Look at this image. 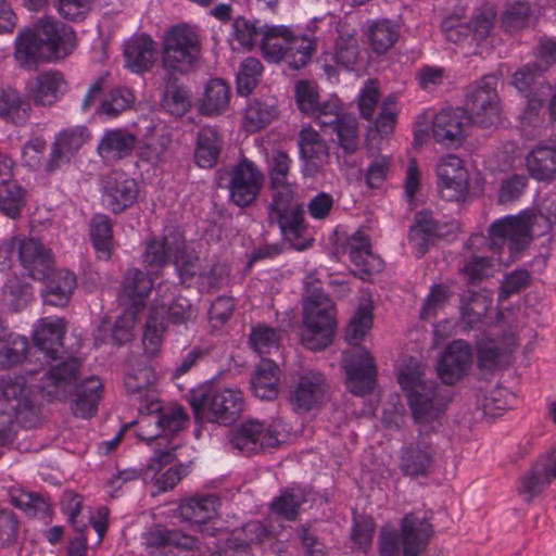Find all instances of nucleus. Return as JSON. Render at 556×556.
Segmentation results:
<instances>
[{"instance_id": "10", "label": "nucleus", "mask_w": 556, "mask_h": 556, "mask_svg": "<svg viewBox=\"0 0 556 556\" xmlns=\"http://www.w3.org/2000/svg\"><path fill=\"white\" fill-rule=\"evenodd\" d=\"M173 262L182 283L191 285L197 276L204 280L203 273L198 270V257L188 252L185 239L179 230L166 229L162 238H153L147 242L142 254V263L156 271Z\"/></svg>"}, {"instance_id": "22", "label": "nucleus", "mask_w": 556, "mask_h": 556, "mask_svg": "<svg viewBox=\"0 0 556 556\" xmlns=\"http://www.w3.org/2000/svg\"><path fill=\"white\" fill-rule=\"evenodd\" d=\"M89 138L84 126H75L61 130L55 135L45 169L52 174L68 164Z\"/></svg>"}, {"instance_id": "58", "label": "nucleus", "mask_w": 556, "mask_h": 556, "mask_svg": "<svg viewBox=\"0 0 556 556\" xmlns=\"http://www.w3.org/2000/svg\"><path fill=\"white\" fill-rule=\"evenodd\" d=\"M165 331V320L159 316L157 304H152L143 333V348L147 354L154 355L161 348Z\"/></svg>"}, {"instance_id": "8", "label": "nucleus", "mask_w": 556, "mask_h": 556, "mask_svg": "<svg viewBox=\"0 0 556 556\" xmlns=\"http://www.w3.org/2000/svg\"><path fill=\"white\" fill-rule=\"evenodd\" d=\"M555 218L554 215H545L541 211L538 214L523 211L517 216H506L494 222L489 230V240L479 233L471 236L468 245L471 249L486 245L496 253L507 242L510 255L516 256L529 243L536 223L542 220L544 231H548Z\"/></svg>"}, {"instance_id": "31", "label": "nucleus", "mask_w": 556, "mask_h": 556, "mask_svg": "<svg viewBox=\"0 0 556 556\" xmlns=\"http://www.w3.org/2000/svg\"><path fill=\"white\" fill-rule=\"evenodd\" d=\"M66 332V323L59 316L38 319L33 326V341L47 358H55Z\"/></svg>"}, {"instance_id": "43", "label": "nucleus", "mask_w": 556, "mask_h": 556, "mask_svg": "<svg viewBox=\"0 0 556 556\" xmlns=\"http://www.w3.org/2000/svg\"><path fill=\"white\" fill-rule=\"evenodd\" d=\"M143 544L153 553V549L175 546L192 549L198 545V539L176 530H166L161 527L149 530L142 536Z\"/></svg>"}, {"instance_id": "59", "label": "nucleus", "mask_w": 556, "mask_h": 556, "mask_svg": "<svg viewBox=\"0 0 556 556\" xmlns=\"http://www.w3.org/2000/svg\"><path fill=\"white\" fill-rule=\"evenodd\" d=\"M358 56V45L355 35L340 31L336 40L331 60L341 67L352 68Z\"/></svg>"}, {"instance_id": "26", "label": "nucleus", "mask_w": 556, "mask_h": 556, "mask_svg": "<svg viewBox=\"0 0 556 556\" xmlns=\"http://www.w3.org/2000/svg\"><path fill=\"white\" fill-rule=\"evenodd\" d=\"M472 351L464 340H455L447 345L437 364V371L445 384H454L469 371Z\"/></svg>"}, {"instance_id": "2", "label": "nucleus", "mask_w": 556, "mask_h": 556, "mask_svg": "<svg viewBox=\"0 0 556 556\" xmlns=\"http://www.w3.org/2000/svg\"><path fill=\"white\" fill-rule=\"evenodd\" d=\"M217 507L218 498L214 495L189 498L179 505L180 516L211 536L206 546L216 547L204 556H248L251 543H262L276 533L274 527H265L258 521L248 522L241 529L223 530L219 521L214 519Z\"/></svg>"}, {"instance_id": "52", "label": "nucleus", "mask_w": 556, "mask_h": 556, "mask_svg": "<svg viewBox=\"0 0 556 556\" xmlns=\"http://www.w3.org/2000/svg\"><path fill=\"white\" fill-rule=\"evenodd\" d=\"M153 304L159 306L160 318L164 319L167 315L168 319L175 325L187 324L195 317L194 307L184 296H177L170 302L165 301L164 298L155 299Z\"/></svg>"}, {"instance_id": "39", "label": "nucleus", "mask_w": 556, "mask_h": 556, "mask_svg": "<svg viewBox=\"0 0 556 556\" xmlns=\"http://www.w3.org/2000/svg\"><path fill=\"white\" fill-rule=\"evenodd\" d=\"M267 163L274 195H285L287 200L294 199L296 187L289 181L292 164L290 156L283 151L274 150L269 154Z\"/></svg>"}, {"instance_id": "13", "label": "nucleus", "mask_w": 556, "mask_h": 556, "mask_svg": "<svg viewBox=\"0 0 556 556\" xmlns=\"http://www.w3.org/2000/svg\"><path fill=\"white\" fill-rule=\"evenodd\" d=\"M35 415L34 391L23 376L0 377V431L14 421L28 426Z\"/></svg>"}, {"instance_id": "55", "label": "nucleus", "mask_w": 556, "mask_h": 556, "mask_svg": "<svg viewBox=\"0 0 556 556\" xmlns=\"http://www.w3.org/2000/svg\"><path fill=\"white\" fill-rule=\"evenodd\" d=\"M27 191L15 182L0 186V212L14 219L26 204Z\"/></svg>"}, {"instance_id": "37", "label": "nucleus", "mask_w": 556, "mask_h": 556, "mask_svg": "<svg viewBox=\"0 0 556 556\" xmlns=\"http://www.w3.org/2000/svg\"><path fill=\"white\" fill-rule=\"evenodd\" d=\"M136 142V135L124 128L109 129L104 131L97 150L104 161L114 162L130 155Z\"/></svg>"}, {"instance_id": "23", "label": "nucleus", "mask_w": 556, "mask_h": 556, "mask_svg": "<svg viewBox=\"0 0 556 556\" xmlns=\"http://www.w3.org/2000/svg\"><path fill=\"white\" fill-rule=\"evenodd\" d=\"M138 197V184L125 173L109 174L102 186V203L115 214L131 206Z\"/></svg>"}, {"instance_id": "48", "label": "nucleus", "mask_w": 556, "mask_h": 556, "mask_svg": "<svg viewBox=\"0 0 556 556\" xmlns=\"http://www.w3.org/2000/svg\"><path fill=\"white\" fill-rule=\"evenodd\" d=\"M495 24V11L492 7H485L475 12L468 25L470 41L478 48L489 47L493 42Z\"/></svg>"}, {"instance_id": "12", "label": "nucleus", "mask_w": 556, "mask_h": 556, "mask_svg": "<svg viewBox=\"0 0 556 556\" xmlns=\"http://www.w3.org/2000/svg\"><path fill=\"white\" fill-rule=\"evenodd\" d=\"M189 402L197 418L220 425L232 424L240 416L244 404L242 392L236 388L194 390Z\"/></svg>"}, {"instance_id": "28", "label": "nucleus", "mask_w": 556, "mask_h": 556, "mask_svg": "<svg viewBox=\"0 0 556 556\" xmlns=\"http://www.w3.org/2000/svg\"><path fill=\"white\" fill-rule=\"evenodd\" d=\"M350 260L354 265V275L363 280L382 269L381 258L371 252V244L368 235L357 230L349 237L345 244Z\"/></svg>"}, {"instance_id": "57", "label": "nucleus", "mask_w": 556, "mask_h": 556, "mask_svg": "<svg viewBox=\"0 0 556 556\" xmlns=\"http://www.w3.org/2000/svg\"><path fill=\"white\" fill-rule=\"evenodd\" d=\"M135 98L127 88H115L104 94L97 108V114L115 117L130 108Z\"/></svg>"}, {"instance_id": "32", "label": "nucleus", "mask_w": 556, "mask_h": 556, "mask_svg": "<svg viewBox=\"0 0 556 556\" xmlns=\"http://www.w3.org/2000/svg\"><path fill=\"white\" fill-rule=\"evenodd\" d=\"M432 527L424 516L406 514L401 521L400 540L404 556H417L426 547Z\"/></svg>"}, {"instance_id": "7", "label": "nucleus", "mask_w": 556, "mask_h": 556, "mask_svg": "<svg viewBox=\"0 0 556 556\" xmlns=\"http://www.w3.org/2000/svg\"><path fill=\"white\" fill-rule=\"evenodd\" d=\"M153 287L151 278L136 268L129 269L123 280L118 296L124 314L112 326L104 320L94 332V344L100 346L112 342L122 345L134 338V328L137 316L144 306L146 299Z\"/></svg>"}, {"instance_id": "3", "label": "nucleus", "mask_w": 556, "mask_h": 556, "mask_svg": "<svg viewBox=\"0 0 556 556\" xmlns=\"http://www.w3.org/2000/svg\"><path fill=\"white\" fill-rule=\"evenodd\" d=\"M75 46V35L70 26L52 17H43L15 37L14 59L21 67L31 70L39 62L67 56Z\"/></svg>"}, {"instance_id": "30", "label": "nucleus", "mask_w": 556, "mask_h": 556, "mask_svg": "<svg viewBox=\"0 0 556 556\" xmlns=\"http://www.w3.org/2000/svg\"><path fill=\"white\" fill-rule=\"evenodd\" d=\"M67 87L62 73L48 71L29 79L25 89L36 104L51 105L62 99Z\"/></svg>"}, {"instance_id": "4", "label": "nucleus", "mask_w": 556, "mask_h": 556, "mask_svg": "<svg viewBox=\"0 0 556 556\" xmlns=\"http://www.w3.org/2000/svg\"><path fill=\"white\" fill-rule=\"evenodd\" d=\"M79 364L68 359L52 367L43 377L40 392L49 401H65L74 390L71 410L76 417L91 418L102 399L103 384L98 377H89L75 384Z\"/></svg>"}, {"instance_id": "34", "label": "nucleus", "mask_w": 556, "mask_h": 556, "mask_svg": "<svg viewBox=\"0 0 556 556\" xmlns=\"http://www.w3.org/2000/svg\"><path fill=\"white\" fill-rule=\"evenodd\" d=\"M525 167L538 181L556 179V147L544 142L534 144L525 156Z\"/></svg>"}, {"instance_id": "38", "label": "nucleus", "mask_w": 556, "mask_h": 556, "mask_svg": "<svg viewBox=\"0 0 556 556\" xmlns=\"http://www.w3.org/2000/svg\"><path fill=\"white\" fill-rule=\"evenodd\" d=\"M446 235L444 227L437 223L431 213L421 211L416 214L415 224L409 230V242L415 251V254L422 256L430 242L434 238H441Z\"/></svg>"}, {"instance_id": "60", "label": "nucleus", "mask_w": 556, "mask_h": 556, "mask_svg": "<svg viewBox=\"0 0 556 556\" xmlns=\"http://www.w3.org/2000/svg\"><path fill=\"white\" fill-rule=\"evenodd\" d=\"M10 498L13 506L29 517H41L49 513L50 505L43 497L22 489L12 490Z\"/></svg>"}, {"instance_id": "29", "label": "nucleus", "mask_w": 556, "mask_h": 556, "mask_svg": "<svg viewBox=\"0 0 556 556\" xmlns=\"http://www.w3.org/2000/svg\"><path fill=\"white\" fill-rule=\"evenodd\" d=\"M170 143L172 132L167 124L160 119H150L144 127L138 156L151 164H159L164 161Z\"/></svg>"}, {"instance_id": "17", "label": "nucleus", "mask_w": 556, "mask_h": 556, "mask_svg": "<svg viewBox=\"0 0 556 556\" xmlns=\"http://www.w3.org/2000/svg\"><path fill=\"white\" fill-rule=\"evenodd\" d=\"M16 253L25 273L34 279L41 280L52 268V256L39 241L26 236H15L0 244L1 263Z\"/></svg>"}, {"instance_id": "14", "label": "nucleus", "mask_w": 556, "mask_h": 556, "mask_svg": "<svg viewBox=\"0 0 556 556\" xmlns=\"http://www.w3.org/2000/svg\"><path fill=\"white\" fill-rule=\"evenodd\" d=\"M536 64H527L513 76V85L527 98V105L520 114V125L526 136L541 134L540 111L543 99L548 96L551 86L543 83Z\"/></svg>"}, {"instance_id": "24", "label": "nucleus", "mask_w": 556, "mask_h": 556, "mask_svg": "<svg viewBox=\"0 0 556 556\" xmlns=\"http://www.w3.org/2000/svg\"><path fill=\"white\" fill-rule=\"evenodd\" d=\"M303 176L315 178L324 173L329 162V150L319 134L312 127H304L299 136Z\"/></svg>"}, {"instance_id": "64", "label": "nucleus", "mask_w": 556, "mask_h": 556, "mask_svg": "<svg viewBox=\"0 0 556 556\" xmlns=\"http://www.w3.org/2000/svg\"><path fill=\"white\" fill-rule=\"evenodd\" d=\"M280 334L271 327L257 325L250 333V344L258 355L270 354L278 350Z\"/></svg>"}, {"instance_id": "56", "label": "nucleus", "mask_w": 556, "mask_h": 556, "mask_svg": "<svg viewBox=\"0 0 556 556\" xmlns=\"http://www.w3.org/2000/svg\"><path fill=\"white\" fill-rule=\"evenodd\" d=\"M399 113V97L396 94H389L384 97L381 101L380 111L374 124V131H376L381 138L391 136L395 128Z\"/></svg>"}, {"instance_id": "33", "label": "nucleus", "mask_w": 556, "mask_h": 556, "mask_svg": "<svg viewBox=\"0 0 556 556\" xmlns=\"http://www.w3.org/2000/svg\"><path fill=\"white\" fill-rule=\"evenodd\" d=\"M156 54V42L149 35L134 36L124 46L125 66L136 74L150 70Z\"/></svg>"}, {"instance_id": "63", "label": "nucleus", "mask_w": 556, "mask_h": 556, "mask_svg": "<svg viewBox=\"0 0 556 556\" xmlns=\"http://www.w3.org/2000/svg\"><path fill=\"white\" fill-rule=\"evenodd\" d=\"M262 432V422L251 420L243 422L231 433V444L241 452L252 453L257 451V434Z\"/></svg>"}, {"instance_id": "19", "label": "nucleus", "mask_w": 556, "mask_h": 556, "mask_svg": "<svg viewBox=\"0 0 556 556\" xmlns=\"http://www.w3.org/2000/svg\"><path fill=\"white\" fill-rule=\"evenodd\" d=\"M440 197L445 201H464L469 193V172L454 154L443 156L435 169Z\"/></svg>"}, {"instance_id": "42", "label": "nucleus", "mask_w": 556, "mask_h": 556, "mask_svg": "<svg viewBox=\"0 0 556 556\" xmlns=\"http://www.w3.org/2000/svg\"><path fill=\"white\" fill-rule=\"evenodd\" d=\"M279 368L270 359H262L251 379V389L261 400H273L278 394Z\"/></svg>"}, {"instance_id": "11", "label": "nucleus", "mask_w": 556, "mask_h": 556, "mask_svg": "<svg viewBox=\"0 0 556 556\" xmlns=\"http://www.w3.org/2000/svg\"><path fill=\"white\" fill-rule=\"evenodd\" d=\"M336 329L332 301L317 288L307 291L303 301L301 344L311 351L324 350L332 342Z\"/></svg>"}, {"instance_id": "15", "label": "nucleus", "mask_w": 556, "mask_h": 556, "mask_svg": "<svg viewBox=\"0 0 556 556\" xmlns=\"http://www.w3.org/2000/svg\"><path fill=\"white\" fill-rule=\"evenodd\" d=\"M140 429L138 437L147 442L163 434H174L187 425L188 417L180 406L162 407L160 401L151 395L140 404Z\"/></svg>"}, {"instance_id": "27", "label": "nucleus", "mask_w": 556, "mask_h": 556, "mask_svg": "<svg viewBox=\"0 0 556 556\" xmlns=\"http://www.w3.org/2000/svg\"><path fill=\"white\" fill-rule=\"evenodd\" d=\"M556 479V447L543 454L519 481L518 492L530 502Z\"/></svg>"}, {"instance_id": "1", "label": "nucleus", "mask_w": 556, "mask_h": 556, "mask_svg": "<svg viewBox=\"0 0 556 556\" xmlns=\"http://www.w3.org/2000/svg\"><path fill=\"white\" fill-rule=\"evenodd\" d=\"M424 367L409 359L397 371V382L404 391L419 435L437 431L447 406V400L437 391L433 381L424 378ZM434 448L425 437L404 443L400 450L399 467L403 475L426 476L434 463Z\"/></svg>"}, {"instance_id": "21", "label": "nucleus", "mask_w": 556, "mask_h": 556, "mask_svg": "<svg viewBox=\"0 0 556 556\" xmlns=\"http://www.w3.org/2000/svg\"><path fill=\"white\" fill-rule=\"evenodd\" d=\"M470 118L462 109H443L431 117V136L437 143L458 147L467 136Z\"/></svg>"}, {"instance_id": "46", "label": "nucleus", "mask_w": 556, "mask_h": 556, "mask_svg": "<svg viewBox=\"0 0 556 556\" xmlns=\"http://www.w3.org/2000/svg\"><path fill=\"white\" fill-rule=\"evenodd\" d=\"M400 27L390 20H379L370 24L367 30V39L371 50L377 54H383L397 41Z\"/></svg>"}, {"instance_id": "61", "label": "nucleus", "mask_w": 556, "mask_h": 556, "mask_svg": "<svg viewBox=\"0 0 556 556\" xmlns=\"http://www.w3.org/2000/svg\"><path fill=\"white\" fill-rule=\"evenodd\" d=\"M260 33L261 27L257 28L254 22L243 17L236 18L232 23V31L230 34L232 49H252L256 38L261 37Z\"/></svg>"}, {"instance_id": "40", "label": "nucleus", "mask_w": 556, "mask_h": 556, "mask_svg": "<svg viewBox=\"0 0 556 556\" xmlns=\"http://www.w3.org/2000/svg\"><path fill=\"white\" fill-rule=\"evenodd\" d=\"M292 201L293 199L287 200L285 195H274L269 218L278 223L283 233L298 235L303 227V210Z\"/></svg>"}, {"instance_id": "5", "label": "nucleus", "mask_w": 556, "mask_h": 556, "mask_svg": "<svg viewBox=\"0 0 556 556\" xmlns=\"http://www.w3.org/2000/svg\"><path fill=\"white\" fill-rule=\"evenodd\" d=\"M295 100L299 109L315 116L325 132L330 129L336 134V141L345 153H353L359 144L357 119L350 114H340V101L330 97L326 102L318 101L315 84L301 80L295 85Z\"/></svg>"}, {"instance_id": "41", "label": "nucleus", "mask_w": 556, "mask_h": 556, "mask_svg": "<svg viewBox=\"0 0 556 556\" xmlns=\"http://www.w3.org/2000/svg\"><path fill=\"white\" fill-rule=\"evenodd\" d=\"M223 140L218 131L211 126L202 127L197 136L194 160L202 168L213 167L220 154Z\"/></svg>"}, {"instance_id": "36", "label": "nucleus", "mask_w": 556, "mask_h": 556, "mask_svg": "<svg viewBox=\"0 0 556 556\" xmlns=\"http://www.w3.org/2000/svg\"><path fill=\"white\" fill-rule=\"evenodd\" d=\"M42 280H46L41 292L43 303L56 307L66 305L76 287L75 276L65 269L51 268Z\"/></svg>"}, {"instance_id": "45", "label": "nucleus", "mask_w": 556, "mask_h": 556, "mask_svg": "<svg viewBox=\"0 0 556 556\" xmlns=\"http://www.w3.org/2000/svg\"><path fill=\"white\" fill-rule=\"evenodd\" d=\"M277 115V100L274 97L253 100L245 109L243 126L248 131H257L274 121Z\"/></svg>"}, {"instance_id": "47", "label": "nucleus", "mask_w": 556, "mask_h": 556, "mask_svg": "<svg viewBox=\"0 0 556 556\" xmlns=\"http://www.w3.org/2000/svg\"><path fill=\"white\" fill-rule=\"evenodd\" d=\"M515 346L514 337H507L502 342L492 339H482L477 343L478 365L482 369H493L501 361L511 353Z\"/></svg>"}, {"instance_id": "54", "label": "nucleus", "mask_w": 556, "mask_h": 556, "mask_svg": "<svg viewBox=\"0 0 556 556\" xmlns=\"http://www.w3.org/2000/svg\"><path fill=\"white\" fill-rule=\"evenodd\" d=\"M33 300V290L29 285L14 277L8 279L2 290V303L9 309L17 312L25 308Z\"/></svg>"}, {"instance_id": "25", "label": "nucleus", "mask_w": 556, "mask_h": 556, "mask_svg": "<svg viewBox=\"0 0 556 556\" xmlns=\"http://www.w3.org/2000/svg\"><path fill=\"white\" fill-rule=\"evenodd\" d=\"M146 482H152L157 492H167L187 475V468L174 463L173 453L159 452L151 457L143 471Z\"/></svg>"}, {"instance_id": "51", "label": "nucleus", "mask_w": 556, "mask_h": 556, "mask_svg": "<svg viewBox=\"0 0 556 556\" xmlns=\"http://www.w3.org/2000/svg\"><path fill=\"white\" fill-rule=\"evenodd\" d=\"M533 18V12L526 1L508 2L502 14L501 24L505 31L516 33L528 27Z\"/></svg>"}, {"instance_id": "9", "label": "nucleus", "mask_w": 556, "mask_h": 556, "mask_svg": "<svg viewBox=\"0 0 556 556\" xmlns=\"http://www.w3.org/2000/svg\"><path fill=\"white\" fill-rule=\"evenodd\" d=\"M260 50L268 63L285 60L293 70L305 66L315 50L314 41L306 35L295 34L286 25H268L261 27Z\"/></svg>"}, {"instance_id": "53", "label": "nucleus", "mask_w": 556, "mask_h": 556, "mask_svg": "<svg viewBox=\"0 0 556 556\" xmlns=\"http://www.w3.org/2000/svg\"><path fill=\"white\" fill-rule=\"evenodd\" d=\"M29 112V105L24 101L20 93L11 88L0 91V117L21 124L26 121Z\"/></svg>"}, {"instance_id": "16", "label": "nucleus", "mask_w": 556, "mask_h": 556, "mask_svg": "<svg viewBox=\"0 0 556 556\" xmlns=\"http://www.w3.org/2000/svg\"><path fill=\"white\" fill-rule=\"evenodd\" d=\"M200 38L197 29L179 24L167 29L162 40V61L166 68L184 71L200 55Z\"/></svg>"}, {"instance_id": "18", "label": "nucleus", "mask_w": 556, "mask_h": 556, "mask_svg": "<svg viewBox=\"0 0 556 556\" xmlns=\"http://www.w3.org/2000/svg\"><path fill=\"white\" fill-rule=\"evenodd\" d=\"M497 78L494 75L483 76L469 87L467 106L470 123L482 127H493L501 122V105L496 92Z\"/></svg>"}, {"instance_id": "44", "label": "nucleus", "mask_w": 556, "mask_h": 556, "mask_svg": "<svg viewBox=\"0 0 556 556\" xmlns=\"http://www.w3.org/2000/svg\"><path fill=\"white\" fill-rule=\"evenodd\" d=\"M231 92L223 79H211L206 83L199 110L206 116H217L229 106Z\"/></svg>"}, {"instance_id": "35", "label": "nucleus", "mask_w": 556, "mask_h": 556, "mask_svg": "<svg viewBox=\"0 0 556 556\" xmlns=\"http://www.w3.org/2000/svg\"><path fill=\"white\" fill-rule=\"evenodd\" d=\"M324 393V376L317 371H307L300 377L290 401L294 410L307 412L323 400Z\"/></svg>"}, {"instance_id": "62", "label": "nucleus", "mask_w": 556, "mask_h": 556, "mask_svg": "<svg viewBox=\"0 0 556 556\" xmlns=\"http://www.w3.org/2000/svg\"><path fill=\"white\" fill-rule=\"evenodd\" d=\"M263 65L255 58H247L237 74V89L241 96L250 94L260 81Z\"/></svg>"}, {"instance_id": "6", "label": "nucleus", "mask_w": 556, "mask_h": 556, "mask_svg": "<svg viewBox=\"0 0 556 556\" xmlns=\"http://www.w3.org/2000/svg\"><path fill=\"white\" fill-rule=\"evenodd\" d=\"M371 327L372 307L367 303L359 306L350 320L345 338L351 348L344 352L342 359L346 388L356 395L371 391L376 381L372 358L369 352L359 345Z\"/></svg>"}, {"instance_id": "50", "label": "nucleus", "mask_w": 556, "mask_h": 556, "mask_svg": "<svg viewBox=\"0 0 556 556\" xmlns=\"http://www.w3.org/2000/svg\"><path fill=\"white\" fill-rule=\"evenodd\" d=\"M90 238L99 258L108 260L113 249L112 225L105 215L98 214L90 222Z\"/></svg>"}, {"instance_id": "20", "label": "nucleus", "mask_w": 556, "mask_h": 556, "mask_svg": "<svg viewBox=\"0 0 556 556\" xmlns=\"http://www.w3.org/2000/svg\"><path fill=\"white\" fill-rule=\"evenodd\" d=\"M263 180V173L253 162L249 160L239 162L230 172L229 197L231 202L239 207L250 205L258 195Z\"/></svg>"}, {"instance_id": "49", "label": "nucleus", "mask_w": 556, "mask_h": 556, "mask_svg": "<svg viewBox=\"0 0 556 556\" xmlns=\"http://www.w3.org/2000/svg\"><path fill=\"white\" fill-rule=\"evenodd\" d=\"M309 493L301 486H291L271 502V511L287 520H293L299 508L308 501Z\"/></svg>"}]
</instances>
